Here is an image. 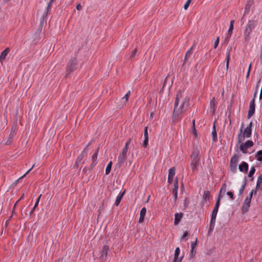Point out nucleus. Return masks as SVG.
I'll list each match as a JSON object with an SVG mask.
<instances>
[{
    "label": "nucleus",
    "instance_id": "1",
    "mask_svg": "<svg viewBox=\"0 0 262 262\" xmlns=\"http://www.w3.org/2000/svg\"><path fill=\"white\" fill-rule=\"evenodd\" d=\"M190 98L184 93L180 90L177 94L174 105L172 119L178 120L181 119V115L184 113L189 105Z\"/></svg>",
    "mask_w": 262,
    "mask_h": 262
},
{
    "label": "nucleus",
    "instance_id": "2",
    "mask_svg": "<svg viewBox=\"0 0 262 262\" xmlns=\"http://www.w3.org/2000/svg\"><path fill=\"white\" fill-rule=\"evenodd\" d=\"M252 122H251L249 125L243 130L244 124L243 123L239 130L238 135V143H242L244 141L245 138H250L251 136Z\"/></svg>",
    "mask_w": 262,
    "mask_h": 262
},
{
    "label": "nucleus",
    "instance_id": "3",
    "mask_svg": "<svg viewBox=\"0 0 262 262\" xmlns=\"http://www.w3.org/2000/svg\"><path fill=\"white\" fill-rule=\"evenodd\" d=\"M256 25V21L254 20H250L248 21L245 30V39L246 40H249L250 39V35L252 30L255 28Z\"/></svg>",
    "mask_w": 262,
    "mask_h": 262
},
{
    "label": "nucleus",
    "instance_id": "4",
    "mask_svg": "<svg viewBox=\"0 0 262 262\" xmlns=\"http://www.w3.org/2000/svg\"><path fill=\"white\" fill-rule=\"evenodd\" d=\"M259 85L257 84L256 86V91L254 95V98L251 101L249 105V109L248 111V118H250L254 114L255 112V98L256 97L257 92V89L258 88Z\"/></svg>",
    "mask_w": 262,
    "mask_h": 262
},
{
    "label": "nucleus",
    "instance_id": "5",
    "mask_svg": "<svg viewBox=\"0 0 262 262\" xmlns=\"http://www.w3.org/2000/svg\"><path fill=\"white\" fill-rule=\"evenodd\" d=\"M76 64L77 61L76 58H71L67 65L66 76H67L68 74L74 71L76 69Z\"/></svg>",
    "mask_w": 262,
    "mask_h": 262
},
{
    "label": "nucleus",
    "instance_id": "6",
    "mask_svg": "<svg viewBox=\"0 0 262 262\" xmlns=\"http://www.w3.org/2000/svg\"><path fill=\"white\" fill-rule=\"evenodd\" d=\"M238 156L236 155H234L232 157L230 160V168L231 171L235 172L236 171L237 163L238 161Z\"/></svg>",
    "mask_w": 262,
    "mask_h": 262
},
{
    "label": "nucleus",
    "instance_id": "7",
    "mask_svg": "<svg viewBox=\"0 0 262 262\" xmlns=\"http://www.w3.org/2000/svg\"><path fill=\"white\" fill-rule=\"evenodd\" d=\"M239 149L243 154L247 153V148L251 147L253 145V143L251 140L247 141L245 143H241Z\"/></svg>",
    "mask_w": 262,
    "mask_h": 262
},
{
    "label": "nucleus",
    "instance_id": "8",
    "mask_svg": "<svg viewBox=\"0 0 262 262\" xmlns=\"http://www.w3.org/2000/svg\"><path fill=\"white\" fill-rule=\"evenodd\" d=\"M109 250V247L106 245H104L102 249L100 251L99 258L102 260L106 259L107 254Z\"/></svg>",
    "mask_w": 262,
    "mask_h": 262
},
{
    "label": "nucleus",
    "instance_id": "9",
    "mask_svg": "<svg viewBox=\"0 0 262 262\" xmlns=\"http://www.w3.org/2000/svg\"><path fill=\"white\" fill-rule=\"evenodd\" d=\"M128 150L126 149V148H123L121 153L120 154L118 157V163L119 164H123L126 159V156Z\"/></svg>",
    "mask_w": 262,
    "mask_h": 262
},
{
    "label": "nucleus",
    "instance_id": "10",
    "mask_svg": "<svg viewBox=\"0 0 262 262\" xmlns=\"http://www.w3.org/2000/svg\"><path fill=\"white\" fill-rule=\"evenodd\" d=\"M52 3H51L50 2H49V3L48 4V7H47V11H46L45 12V13L43 14L42 17H41V18L40 19V25H39V27L38 28V29L37 30V31H39L40 32L42 31V24L43 23V21H44V18L48 14V10L49 9H50L51 8V7L52 6Z\"/></svg>",
    "mask_w": 262,
    "mask_h": 262
},
{
    "label": "nucleus",
    "instance_id": "11",
    "mask_svg": "<svg viewBox=\"0 0 262 262\" xmlns=\"http://www.w3.org/2000/svg\"><path fill=\"white\" fill-rule=\"evenodd\" d=\"M16 130H17V125H16V124H14L11 127V133L9 136V139L7 141L6 144H7V145L9 144L11 142V141H12L13 138L16 134Z\"/></svg>",
    "mask_w": 262,
    "mask_h": 262
},
{
    "label": "nucleus",
    "instance_id": "12",
    "mask_svg": "<svg viewBox=\"0 0 262 262\" xmlns=\"http://www.w3.org/2000/svg\"><path fill=\"white\" fill-rule=\"evenodd\" d=\"M250 199H248V198H247V199L245 200L242 208V212L243 213H245L247 212L249 209V207L250 206Z\"/></svg>",
    "mask_w": 262,
    "mask_h": 262
},
{
    "label": "nucleus",
    "instance_id": "13",
    "mask_svg": "<svg viewBox=\"0 0 262 262\" xmlns=\"http://www.w3.org/2000/svg\"><path fill=\"white\" fill-rule=\"evenodd\" d=\"M199 150L196 148L193 149V151L191 155V161H200V159L199 157Z\"/></svg>",
    "mask_w": 262,
    "mask_h": 262
},
{
    "label": "nucleus",
    "instance_id": "14",
    "mask_svg": "<svg viewBox=\"0 0 262 262\" xmlns=\"http://www.w3.org/2000/svg\"><path fill=\"white\" fill-rule=\"evenodd\" d=\"M252 4H253V0H248V1L247 2V3L245 6V12H244V15L242 18V20L244 18L245 15L249 12L251 6L252 5Z\"/></svg>",
    "mask_w": 262,
    "mask_h": 262
},
{
    "label": "nucleus",
    "instance_id": "15",
    "mask_svg": "<svg viewBox=\"0 0 262 262\" xmlns=\"http://www.w3.org/2000/svg\"><path fill=\"white\" fill-rule=\"evenodd\" d=\"M183 216V214L182 212L177 213L174 214V224L177 225L180 222Z\"/></svg>",
    "mask_w": 262,
    "mask_h": 262
},
{
    "label": "nucleus",
    "instance_id": "16",
    "mask_svg": "<svg viewBox=\"0 0 262 262\" xmlns=\"http://www.w3.org/2000/svg\"><path fill=\"white\" fill-rule=\"evenodd\" d=\"M220 205L219 200H216L215 206L212 212L211 217L216 218Z\"/></svg>",
    "mask_w": 262,
    "mask_h": 262
},
{
    "label": "nucleus",
    "instance_id": "17",
    "mask_svg": "<svg viewBox=\"0 0 262 262\" xmlns=\"http://www.w3.org/2000/svg\"><path fill=\"white\" fill-rule=\"evenodd\" d=\"M238 169L241 172H247L248 170V164L246 162H243L238 166Z\"/></svg>",
    "mask_w": 262,
    "mask_h": 262
},
{
    "label": "nucleus",
    "instance_id": "18",
    "mask_svg": "<svg viewBox=\"0 0 262 262\" xmlns=\"http://www.w3.org/2000/svg\"><path fill=\"white\" fill-rule=\"evenodd\" d=\"M146 212V209L145 207L142 208L140 213V218L139 220V223H142L144 221Z\"/></svg>",
    "mask_w": 262,
    "mask_h": 262
},
{
    "label": "nucleus",
    "instance_id": "19",
    "mask_svg": "<svg viewBox=\"0 0 262 262\" xmlns=\"http://www.w3.org/2000/svg\"><path fill=\"white\" fill-rule=\"evenodd\" d=\"M216 218L211 217L208 230V234H211L215 226Z\"/></svg>",
    "mask_w": 262,
    "mask_h": 262
},
{
    "label": "nucleus",
    "instance_id": "20",
    "mask_svg": "<svg viewBox=\"0 0 262 262\" xmlns=\"http://www.w3.org/2000/svg\"><path fill=\"white\" fill-rule=\"evenodd\" d=\"M10 52V49L9 48H6L1 53L0 55V59H2L3 60H4L5 58L8 54Z\"/></svg>",
    "mask_w": 262,
    "mask_h": 262
},
{
    "label": "nucleus",
    "instance_id": "21",
    "mask_svg": "<svg viewBox=\"0 0 262 262\" xmlns=\"http://www.w3.org/2000/svg\"><path fill=\"white\" fill-rule=\"evenodd\" d=\"M261 185H262V173L259 174V176L257 178V184L256 186V188L255 190V192L257 190H258Z\"/></svg>",
    "mask_w": 262,
    "mask_h": 262
},
{
    "label": "nucleus",
    "instance_id": "22",
    "mask_svg": "<svg viewBox=\"0 0 262 262\" xmlns=\"http://www.w3.org/2000/svg\"><path fill=\"white\" fill-rule=\"evenodd\" d=\"M125 191H124L120 193V194L117 196L116 201H115V205L116 206H118L124 194Z\"/></svg>",
    "mask_w": 262,
    "mask_h": 262
},
{
    "label": "nucleus",
    "instance_id": "23",
    "mask_svg": "<svg viewBox=\"0 0 262 262\" xmlns=\"http://www.w3.org/2000/svg\"><path fill=\"white\" fill-rule=\"evenodd\" d=\"M200 161H191V167L192 171H194L198 168Z\"/></svg>",
    "mask_w": 262,
    "mask_h": 262
},
{
    "label": "nucleus",
    "instance_id": "24",
    "mask_svg": "<svg viewBox=\"0 0 262 262\" xmlns=\"http://www.w3.org/2000/svg\"><path fill=\"white\" fill-rule=\"evenodd\" d=\"M210 197V192L209 191L206 190L205 191L203 195V200H202V203L204 204L205 202L207 199H209Z\"/></svg>",
    "mask_w": 262,
    "mask_h": 262
},
{
    "label": "nucleus",
    "instance_id": "25",
    "mask_svg": "<svg viewBox=\"0 0 262 262\" xmlns=\"http://www.w3.org/2000/svg\"><path fill=\"white\" fill-rule=\"evenodd\" d=\"M234 20H231L230 21V27H229V29L228 30V35L230 37L232 33V31H233V24H234Z\"/></svg>",
    "mask_w": 262,
    "mask_h": 262
},
{
    "label": "nucleus",
    "instance_id": "26",
    "mask_svg": "<svg viewBox=\"0 0 262 262\" xmlns=\"http://www.w3.org/2000/svg\"><path fill=\"white\" fill-rule=\"evenodd\" d=\"M87 147H86L83 150V151L81 152V154L77 157V162H80L82 159H83L85 155V150Z\"/></svg>",
    "mask_w": 262,
    "mask_h": 262
},
{
    "label": "nucleus",
    "instance_id": "27",
    "mask_svg": "<svg viewBox=\"0 0 262 262\" xmlns=\"http://www.w3.org/2000/svg\"><path fill=\"white\" fill-rule=\"evenodd\" d=\"M176 169L174 167L170 168L168 171V177L173 178L175 174Z\"/></svg>",
    "mask_w": 262,
    "mask_h": 262
},
{
    "label": "nucleus",
    "instance_id": "28",
    "mask_svg": "<svg viewBox=\"0 0 262 262\" xmlns=\"http://www.w3.org/2000/svg\"><path fill=\"white\" fill-rule=\"evenodd\" d=\"M255 157L258 161H262V150H260L257 152Z\"/></svg>",
    "mask_w": 262,
    "mask_h": 262
},
{
    "label": "nucleus",
    "instance_id": "29",
    "mask_svg": "<svg viewBox=\"0 0 262 262\" xmlns=\"http://www.w3.org/2000/svg\"><path fill=\"white\" fill-rule=\"evenodd\" d=\"M193 47H192L186 53L185 58L184 60V63H185L187 59V58L189 57L191 54H192V50Z\"/></svg>",
    "mask_w": 262,
    "mask_h": 262
},
{
    "label": "nucleus",
    "instance_id": "30",
    "mask_svg": "<svg viewBox=\"0 0 262 262\" xmlns=\"http://www.w3.org/2000/svg\"><path fill=\"white\" fill-rule=\"evenodd\" d=\"M112 162L110 161L109 162V163L108 164V165L106 168V169H105V174H108L110 173L111 168H112Z\"/></svg>",
    "mask_w": 262,
    "mask_h": 262
},
{
    "label": "nucleus",
    "instance_id": "31",
    "mask_svg": "<svg viewBox=\"0 0 262 262\" xmlns=\"http://www.w3.org/2000/svg\"><path fill=\"white\" fill-rule=\"evenodd\" d=\"M178 179L176 178L173 184V188L172 189V192H178Z\"/></svg>",
    "mask_w": 262,
    "mask_h": 262
},
{
    "label": "nucleus",
    "instance_id": "32",
    "mask_svg": "<svg viewBox=\"0 0 262 262\" xmlns=\"http://www.w3.org/2000/svg\"><path fill=\"white\" fill-rule=\"evenodd\" d=\"M34 166V164L23 176H22L18 179H17L15 181V182L14 183V184L16 185L17 184L18 182L19 181V180L23 179L27 174H28L32 170V169L33 168Z\"/></svg>",
    "mask_w": 262,
    "mask_h": 262
},
{
    "label": "nucleus",
    "instance_id": "33",
    "mask_svg": "<svg viewBox=\"0 0 262 262\" xmlns=\"http://www.w3.org/2000/svg\"><path fill=\"white\" fill-rule=\"evenodd\" d=\"M212 135L213 138V140L215 141L217 139V134L215 130V125L213 126V130L212 132Z\"/></svg>",
    "mask_w": 262,
    "mask_h": 262
},
{
    "label": "nucleus",
    "instance_id": "34",
    "mask_svg": "<svg viewBox=\"0 0 262 262\" xmlns=\"http://www.w3.org/2000/svg\"><path fill=\"white\" fill-rule=\"evenodd\" d=\"M246 178H245V181H244V183L242 185V187H241V188L239 189V195H241L243 193V191L244 190V189L245 188V186L246 185Z\"/></svg>",
    "mask_w": 262,
    "mask_h": 262
},
{
    "label": "nucleus",
    "instance_id": "35",
    "mask_svg": "<svg viewBox=\"0 0 262 262\" xmlns=\"http://www.w3.org/2000/svg\"><path fill=\"white\" fill-rule=\"evenodd\" d=\"M255 172V167L254 166H252L249 172L248 177L249 178H252L253 177V174H254Z\"/></svg>",
    "mask_w": 262,
    "mask_h": 262
},
{
    "label": "nucleus",
    "instance_id": "36",
    "mask_svg": "<svg viewBox=\"0 0 262 262\" xmlns=\"http://www.w3.org/2000/svg\"><path fill=\"white\" fill-rule=\"evenodd\" d=\"M130 95V91H128V92L125 94V95L122 98V101H123L125 103H126L128 100V98Z\"/></svg>",
    "mask_w": 262,
    "mask_h": 262
},
{
    "label": "nucleus",
    "instance_id": "37",
    "mask_svg": "<svg viewBox=\"0 0 262 262\" xmlns=\"http://www.w3.org/2000/svg\"><path fill=\"white\" fill-rule=\"evenodd\" d=\"M98 151H99V149L98 148L97 149V150L96 151V152L93 155L92 157L93 161H97Z\"/></svg>",
    "mask_w": 262,
    "mask_h": 262
},
{
    "label": "nucleus",
    "instance_id": "38",
    "mask_svg": "<svg viewBox=\"0 0 262 262\" xmlns=\"http://www.w3.org/2000/svg\"><path fill=\"white\" fill-rule=\"evenodd\" d=\"M229 58H230V51H229L227 54V57H226V67L227 68H228L229 66Z\"/></svg>",
    "mask_w": 262,
    "mask_h": 262
},
{
    "label": "nucleus",
    "instance_id": "39",
    "mask_svg": "<svg viewBox=\"0 0 262 262\" xmlns=\"http://www.w3.org/2000/svg\"><path fill=\"white\" fill-rule=\"evenodd\" d=\"M227 194L229 196L231 200H233L234 199L233 193L231 191H228L227 192Z\"/></svg>",
    "mask_w": 262,
    "mask_h": 262
},
{
    "label": "nucleus",
    "instance_id": "40",
    "mask_svg": "<svg viewBox=\"0 0 262 262\" xmlns=\"http://www.w3.org/2000/svg\"><path fill=\"white\" fill-rule=\"evenodd\" d=\"M180 252V250L179 247L177 248L175 250L174 252V257H178Z\"/></svg>",
    "mask_w": 262,
    "mask_h": 262
},
{
    "label": "nucleus",
    "instance_id": "41",
    "mask_svg": "<svg viewBox=\"0 0 262 262\" xmlns=\"http://www.w3.org/2000/svg\"><path fill=\"white\" fill-rule=\"evenodd\" d=\"M191 0H187L186 3L184 6V8L185 10H187L191 3Z\"/></svg>",
    "mask_w": 262,
    "mask_h": 262
},
{
    "label": "nucleus",
    "instance_id": "42",
    "mask_svg": "<svg viewBox=\"0 0 262 262\" xmlns=\"http://www.w3.org/2000/svg\"><path fill=\"white\" fill-rule=\"evenodd\" d=\"M137 52V50L136 49H135L131 53L129 58H133L135 55L136 54Z\"/></svg>",
    "mask_w": 262,
    "mask_h": 262
},
{
    "label": "nucleus",
    "instance_id": "43",
    "mask_svg": "<svg viewBox=\"0 0 262 262\" xmlns=\"http://www.w3.org/2000/svg\"><path fill=\"white\" fill-rule=\"evenodd\" d=\"M148 138H144V140L143 143V146L146 147L148 145Z\"/></svg>",
    "mask_w": 262,
    "mask_h": 262
},
{
    "label": "nucleus",
    "instance_id": "44",
    "mask_svg": "<svg viewBox=\"0 0 262 262\" xmlns=\"http://www.w3.org/2000/svg\"><path fill=\"white\" fill-rule=\"evenodd\" d=\"M144 138H148L147 127H145L144 130Z\"/></svg>",
    "mask_w": 262,
    "mask_h": 262
},
{
    "label": "nucleus",
    "instance_id": "45",
    "mask_svg": "<svg viewBox=\"0 0 262 262\" xmlns=\"http://www.w3.org/2000/svg\"><path fill=\"white\" fill-rule=\"evenodd\" d=\"M182 259V257L179 258V256L178 257H174L172 262H181Z\"/></svg>",
    "mask_w": 262,
    "mask_h": 262
},
{
    "label": "nucleus",
    "instance_id": "46",
    "mask_svg": "<svg viewBox=\"0 0 262 262\" xmlns=\"http://www.w3.org/2000/svg\"><path fill=\"white\" fill-rule=\"evenodd\" d=\"M219 40H220V38H219V37H217L216 40L214 42V48L215 49L217 47L219 43Z\"/></svg>",
    "mask_w": 262,
    "mask_h": 262
},
{
    "label": "nucleus",
    "instance_id": "47",
    "mask_svg": "<svg viewBox=\"0 0 262 262\" xmlns=\"http://www.w3.org/2000/svg\"><path fill=\"white\" fill-rule=\"evenodd\" d=\"M197 245V238H196L195 242H193L191 244V249H194Z\"/></svg>",
    "mask_w": 262,
    "mask_h": 262
},
{
    "label": "nucleus",
    "instance_id": "48",
    "mask_svg": "<svg viewBox=\"0 0 262 262\" xmlns=\"http://www.w3.org/2000/svg\"><path fill=\"white\" fill-rule=\"evenodd\" d=\"M41 196V194H40L38 196V198H37V200H36V202L35 203V205H34V207H37L38 206V203H39V200H40V199Z\"/></svg>",
    "mask_w": 262,
    "mask_h": 262
},
{
    "label": "nucleus",
    "instance_id": "49",
    "mask_svg": "<svg viewBox=\"0 0 262 262\" xmlns=\"http://www.w3.org/2000/svg\"><path fill=\"white\" fill-rule=\"evenodd\" d=\"M172 193L174 195V202L176 203L178 198V192H172Z\"/></svg>",
    "mask_w": 262,
    "mask_h": 262
},
{
    "label": "nucleus",
    "instance_id": "50",
    "mask_svg": "<svg viewBox=\"0 0 262 262\" xmlns=\"http://www.w3.org/2000/svg\"><path fill=\"white\" fill-rule=\"evenodd\" d=\"M130 141H131V139H129V140L126 142V143L125 144V147H124V148H126L127 150H128V146L129 144L130 143Z\"/></svg>",
    "mask_w": 262,
    "mask_h": 262
},
{
    "label": "nucleus",
    "instance_id": "51",
    "mask_svg": "<svg viewBox=\"0 0 262 262\" xmlns=\"http://www.w3.org/2000/svg\"><path fill=\"white\" fill-rule=\"evenodd\" d=\"M251 64H250V65L249 66V68H248V70L247 73V75H246V77H248L249 76V74H250V70H251Z\"/></svg>",
    "mask_w": 262,
    "mask_h": 262
},
{
    "label": "nucleus",
    "instance_id": "52",
    "mask_svg": "<svg viewBox=\"0 0 262 262\" xmlns=\"http://www.w3.org/2000/svg\"><path fill=\"white\" fill-rule=\"evenodd\" d=\"M97 161H93L92 164H91V169H92L93 167L96 165Z\"/></svg>",
    "mask_w": 262,
    "mask_h": 262
},
{
    "label": "nucleus",
    "instance_id": "53",
    "mask_svg": "<svg viewBox=\"0 0 262 262\" xmlns=\"http://www.w3.org/2000/svg\"><path fill=\"white\" fill-rule=\"evenodd\" d=\"M214 103H215V99L214 98H213L211 101H210V105H211V107H213L214 106Z\"/></svg>",
    "mask_w": 262,
    "mask_h": 262
},
{
    "label": "nucleus",
    "instance_id": "54",
    "mask_svg": "<svg viewBox=\"0 0 262 262\" xmlns=\"http://www.w3.org/2000/svg\"><path fill=\"white\" fill-rule=\"evenodd\" d=\"M224 186H225V184L223 185L222 187L221 188V189L220 190V193H222V191H224V192H225L226 190H225V188H224Z\"/></svg>",
    "mask_w": 262,
    "mask_h": 262
},
{
    "label": "nucleus",
    "instance_id": "55",
    "mask_svg": "<svg viewBox=\"0 0 262 262\" xmlns=\"http://www.w3.org/2000/svg\"><path fill=\"white\" fill-rule=\"evenodd\" d=\"M188 235V233L187 231H186L184 233L183 235V236H182V238L183 239H184Z\"/></svg>",
    "mask_w": 262,
    "mask_h": 262
},
{
    "label": "nucleus",
    "instance_id": "56",
    "mask_svg": "<svg viewBox=\"0 0 262 262\" xmlns=\"http://www.w3.org/2000/svg\"><path fill=\"white\" fill-rule=\"evenodd\" d=\"M172 181H173V178L168 177V183H169V184L172 183Z\"/></svg>",
    "mask_w": 262,
    "mask_h": 262
},
{
    "label": "nucleus",
    "instance_id": "57",
    "mask_svg": "<svg viewBox=\"0 0 262 262\" xmlns=\"http://www.w3.org/2000/svg\"><path fill=\"white\" fill-rule=\"evenodd\" d=\"M188 203H189V201L187 199H186L185 200L184 203V206H187L188 205Z\"/></svg>",
    "mask_w": 262,
    "mask_h": 262
},
{
    "label": "nucleus",
    "instance_id": "58",
    "mask_svg": "<svg viewBox=\"0 0 262 262\" xmlns=\"http://www.w3.org/2000/svg\"><path fill=\"white\" fill-rule=\"evenodd\" d=\"M76 9L77 10H80L81 9V6L80 4H78V5H77Z\"/></svg>",
    "mask_w": 262,
    "mask_h": 262
},
{
    "label": "nucleus",
    "instance_id": "59",
    "mask_svg": "<svg viewBox=\"0 0 262 262\" xmlns=\"http://www.w3.org/2000/svg\"><path fill=\"white\" fill-rule=\"evenodd\" d=\"M253 192H254V190H252L251 192L250 193L249 198H248V199H250V201H251V198L252 197Z\"/></svg>",
    "mask_w": 262,
    "mask_h": 262
},
{
    "label": "nucleus",
    "instance_id": "60",
    "mask_svg": "<svg viewBox=\"0 0 262 262\" xmlns=\"http://www.w3.org/2000/svg\"><path fill=\"white\" fill-rule=\"evenodd\" d=\"M191 252L192 255H195L196 253V251L194 250V249H191Z\"/></svg>",
    "mask_w": 262,
    "mask_h": 262
},
{
    "label": "nucleus",
    "instance_id": "61",
    "mask_svg": "<svg viewBox=\"0 0 262 262\" xmlns=\"http://www.w3.org/2000/svg\"><path fill=\"white\" fill-rule=\"evenodd\" d=\"M79 163H80L79 162H77V161H76V162H75V164H74V167H78V166H79Z\"/></svg>",
    "mask_w": 262,
    "mask_h": 262
},
{
    "label": "nucleus",
    "instance_id": "62",
    "mask_svg": "<svg viewBox=\"0 0 262 262\" xmlns=\"http://www.w3.org/2000/svg\"><path fill=\"white\" fill-rule=\"evenodd\" d=\"M222 198V195H221V193H220L219 195V196H218V198L217 199V200H219V203H220V200Z\"/></svg>",
    "mask_w": 262,
    "mask_h": 262
},
{
    "label": "nucleus",
    "instance_id": "63",
    "mask_svg": "<svg viewBox=\"0 0 262 262\" xmlns=\"http://www.w3.org/2000/svg\"><path fill=\"white\" fill-rule=\"evenodd\" d=\"M35 208H36V207H35L34 206V207L32 209V210H31V211H30V214H32V213L34 212V210H35Z\"/></svg>",
    "mask_w": 262,
    "mask_h": 262
},
{
    "label": "nucleus",
    "instance_id": "64",
    "mask_svg": "<svg viewBox=\"0 0 262 262\" xmlns=\"http://www.w3.org/2000/svg\"><path fill=\"white\" fill-rule=\"evenodd\" d=\"M86 170H87L86 168V167H84V168L83 169L82 172H83V173H85V172H86Z\"/></svg>",
    "mask_w": 262,
    "mask_h": 262
}]
</instances>
